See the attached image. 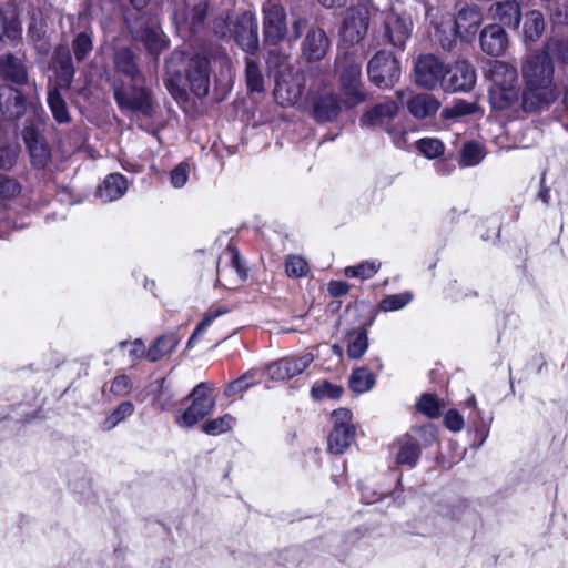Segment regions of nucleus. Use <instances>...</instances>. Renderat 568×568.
<instances>
[{
	"label": "nucleus",
	"instance_id": "f257e3e1",
	"mask_svg": "<svg viewBox=\"0 0 568 568\" xmlns=\"http://www.w3.org/2000/svg\"><path fill=\"white\" fill-rule=\"evenodd\" d=\"M557 58L568 67V43L549 40L544 50L526 58L521 64L524 90L521 93L523 112L540 111L555 103L561 94L567 98V89L554 80L552 59Z\"/></svg>",
	"mask_w": 568,
	"mask_h": 568
},
{
	"label": "nucleus",
	"instance_id": "f03ea898",
	"mask_svg": "<svg viewBox=\"0 0 568 568\" xmlns=\"http://www.w3.org/2000/svg\"><path fill=\"white\" fill-rule=\"evenodd\" d=\"M165 87L171 95H186V85L199 98L206 97L211 84V60L204 54H194L185 62L183 51L175 50L165 61Z\"/></svg>",
	"mask_w": 568,
	"mask_h": 568
},
{
	"label": "nucleus",
	"instance_id": "7ed1b4c3",
	"mask_svg": "<svg viewBox=\"0 0 568 568\" xmlns=\"http://www.w3.org/2000/svg\"><path fill=\"white\" fill-rule=\"evenodd\" d=\"M483 21V14L477 6H466L462 8L456 17L444 16L439 23L430 21L433 24L432 37L439 42L443 49L449 50L459 36L464 41L471 42Z\"/></svg>",
	"mask_w": 568,
	"mask_h": 568
},
{
	"label": "nucleus",
	"instance_id": "20e7f679",
	"mask_svg": "<svg viewBox=\"0 0 568 568\" xmlns=\"http://www.w3.org/2000/svg\"><path fill=\"white\" fill-rule=\"evenodd\" d=\"M113 98L119 110L126 116L152 119L156 112L151 90L139 82L114 80L112 83Z\"/></svg>",
	"mask_w": 568,
	"mask_h": 568
},
{
	"label": "nucleus",
	"instance_id": "39448f33",
	"mask_svg": "<svg viewBox=\"0 0 568 568\" xmlns=\"http://www.w3.org/2000/svg\"><path fill=\"white\" fill-rule=\"evenodd\" d=\"M363 58L355 51L339 53L335 60V73L344 103L354 108L366 101L367 94L362 81Z\"/></svg>",
	"mask_w": 568,
	"mask_h": 568
},
{
	"label": "nucleus",
	"instance_id": "423d86ee",
	"mask_svg": "<svg viewBox=\"0 0 568 568\" xmlns=\"http://www.w3.org/2000/svg\"><path fill=\"white\" fill-rule=\"evenodd\" d=\"M312 81L310 92H314L325 85L326 75L318 68H312L307 72L290 70L275 79L274 97L282 106H291L300 101L307 81Z\"/></svg>",
	"mask_w": 568,
	"mask_h": 568
},
{
	"label": "nucleus",
	"instance_id": "0eeeda50",
	"mask_svg": "<svg viewBox=\"0 0 568 568\" xmlns=\"http://www.w3.org/2000/svg\"><path fill=\"white\" fill-rule=\"evenodd\" d=\"M214 386L207 382L199 383L185 398L190 404L175 414L174 422L180 428L190 429L213 413L215 399L212 396Z\"/></svg>",
	"mask_w": 568,
	"mask_h": 568
},
{
	"label": "nucleus",
	"instance_id": "6e6552de",
	"mask_svg": "<svg viewBox=\"0 0 568 568\" xmlns=\"http://www.w3.org/2000/svg\"><path fill=\"white\" fill-rule=\"evenodd\" d=\"M126 24L132 37L143 43L149 54L156 57L168 48L169 40L155 17L138 13L134 19L126 17Z\"/></svg>",
	"mask_w": 568,
	"mask_h": 568
},
{
	"label": "nucleus",
	"instance_id": "1a4fd4ad",
	"mask_svg": "<svg viewBox=\"0 0 568 568\" xmlns=\"http://www.w3.org/2000/svg\"><path fill=\"white\" fill-rule=\"evenodd\" d=\"M332 430L328 435V450L332 454H343L354 442L356 428L353 414L347 408H338L331 414Z\"/></svg>",
	"mask_w": 568,
	"mask_h": 568
},
{
	"label": "nucleus",
	"instance_id": "9d476101",
	"mask_svg": "<svg viewBox=\"0 0 568 568\" xmlns=\"http://www.w3.org/2000/svg\"><path fill=\"white\" fill-rule=\"evenodd\" d=\"M367 74L372 83L382 89H389L400 78L399 61L393 53L379 50L368 61Z\"/></svg>",
	"mask_w": 568,
	"mask_h": 568
},
{
	"label": "nucleus",
	"instance_id": "9b49d317",
	"mask_svg": "<svg viewBox=\"0 0 568 568\" xmlns=\"http://www.w3.org/2000/svg\"><path fill=\"white\" fill-rule=\"evenodd\" d=\"M413 32V19L407 12H398L393 9L388 12L383 26V44H389L398 50H404L407 40Z\"/></svg>",
	"mask_w": 568,
	"mask_h": 568
},
{
	"label": "nucleus",
	"instance_id": "f8f14e48",
	"mask_svg": "<svg viewBox=\"0 0 568 568\" xmlns=\"http://www.w3.org/2000/svg\"><path fill=\"white\" fill-rule=\"evenodd\" d=\"M263 34L268 44L276 45L285 40L286 13L281 0H266L263 4Z\"/></svg>",
	"mask_w": 568,
	"mask_h": 568
},
{
	"label": "nucleus",
	"instance_id": "ddd939ff",
	"mask_svg": "<svg viewBox=\"0 0 568 568\" xmlns=\"http://www.w3.org/2000/svg\"><path fill=\"white\" fill-rule=\"evenodd\" d=\"M314 359L315 356L311 352L282 357L277 361L271 362L266 366L265 373L272 381H288L304 373L314 362Z\"/></svg>",
	"mask_w": 568,
	"mask_h": 568
},
{
	"label": "nucleus",
	"instance_id": "4468645a",
	"mask_svg": "<svg viewBox=\"0 0 568 568\" xmlns=\"http://www.w3.org/2000/svg\"><path fill=\"white\" fill-rule=\"evenodd\" d=\"M447 72V65L433 54H425L415 63V82L425 89L440 87Z\"/></svg>",
	"mask_w": 568,
	"mask_h": 568
},
{
	"label": "nucleus",
	"instance_id": "2eb2a0df",
	"mask_svg": "<svg viewBox=\"0 0 568 568\" xmlns=\"http://www.w3.org/2000/svg\"><path fill=\"white\" fill-rule=\"evenodd\" d=\"M368 29V11L365 7L349 8L345 12L342 40L354 45L364 39Z\"/></svg>",
	"mask_w": 568,
	"mask_h": 568
},
{
	"label": "nucleus",
	"instance_id": "dca6fc26",
	"mask_svg": "<svg viewBox=\"0 0 568 568\" xmlns=\"http://www.w3.org/2000/svg\"><path fill=\"white\" fill-rule=\"evenodd\" d=\"M23 141L27 145L31 164L37 169L44 168L50 159L51 151L37 124L27 125L22 132Z\"/></svg>",
	"mask_w": 568,
	"mask_h": 568
},
{
	"label": "nucleus",
	"instance_id": "f3484780",
	"mask_svg": "<svg viewBox=\"0 0 568 568\" xmlns=\"http://www.w3.org/2000/svg\"><path fill=\"white\" fill-rule=\"evenodd\" d=\"M476 83V71L468 61H458L452 68H447L443 90L448 92H467Z\"/></svg>",
	"mask_w": 568,
	"mask_h": 568
},
{
	"label": "nucleus",
	"instance_id": "a211bd4d",
	"mask_svg": "<svg viewBox=\"0 0 568 568\" xmlns=\"http://www.w3.org/2000/svg\"><path fill=\"white\" fill-rule=\"evenodd\" d=\"M398 105L394 101H385L378 103L367 110L361 118V123L364 126L374 130H387L394 124V119L397 116Z\"/></svg>",
	"mask_w": 568,
	"mask_h": 568
},
{
	"label": "nucleus",
	"instance_id": "6ab92c4d",
	"mask_svg": "<svg viewBox=\"0 0 568 568\" xmlns=\"http://www.w3.org/2000/svg\"><path fill=\"white\" fill-rule=\"evenodd\" d=\"M257 21L254 14L244 12L237 18L234 38L243 51L254 53L258 48Z\"/></svg>",
	"mask_w": 568,
	"mask_h": 568
},
{
	"label": "nucleus",
	"instance_id": "aec40b11",
	"mask_svg": "<svg viewBox=\"0 0 568 568\" xmlns=\"http://www.w3.org/2000/svg\"><path fill=\"white\" fill-rule=\"evenodd\" d=\"M26 112L24 95L9 85L0 87V121H14Z\"/></svg>",
	"mask_w": 568,
	"mask_h": 568
},
{
	"label": "nucleus",
	"instance_id": "412c9836",
	"mask_svg": "<svg viewBox=\"0 0 568 568\" xmlns=\"http://www.w3.org/2000/svg\"><path fill=\"white\" fill-rule=\"evenodd\" d=\"M372 323L371 320L345 331L344 343L349 359H361L366 354L369 346L368 333Z\"/></svg>",
	"mask_w": 568,
	"mask_h": 568
},
{
	"label": "nucleus",
	"instance_id": "4be33fe9",
	"mask_svg": "<svg viewBox=\"0 0 568 568\" xmlns=\"http://www.w3.org/2000/svg\"><path fill=\"white\" fill-rule=\"evenodd\" d=\"M329 48V40L320 28H310L302 43V53L308 61L322 60Z\"/></svg>",
	"mask_w": 568,
	"mask_h": 568
},
{
	"label": "nucleus",
	"instance_id": "5701e85b",
	"mask_svg": "<svg viewBox=\"0 0 568 568\" xmlns=\"http://www.w3.org/2000/svg\"><path fill=\"white\" fill-rule=\"evenodd\" d=\"M488 77L491 81L490 89H504L518 87L517 68L508 62L495 60L488 69Z\"/></svg>",
	"mask_w": 568,
	"mask_h": 568
},
{
	"label": "nucleus",
	"instance_id": "b1692460",
	"mask_svg": "<svg viewBox=\"0 0 568 568\" xmlns=\"http://www.w3.org/2000/svg\"><path fill=\"white\" fill-rule=\"evenodd\" d=\"M206 10V4L203 2L194 4L192 9H187L185 3H176L173 9L172 19L178 28L194 30L204 21Z\"/></svg>",
	"mask_w": 568,
	"mask_h": 568
},
{
	"label": "nucleus",
	"instance_id": "393cba45",
	"mask_svg": "<svg viewBox=\"0 0 568 568\" xmlns=\"http://www.w3.org/2000/svg\"><path fill=\"white\" fill-rule=\"evenodd\" d=\"M420 446L410 435H406L395 442L392 446V453L395 463L400 466L413 468L416 466L420 456Z\"/></svg>",
	"mask_w": 568,
	"mask_h": 568
},
{
	"label": "nucleus",
	"instance_id": "a878e982",
	"mask_svg": "<svg viewBox=\"0 0 568 568\" xmlns=\"http://www.w3.org/2000/svg\"><path fill=\"white\" fill-rule=\"evenodd\" d=\"M480 47L489 55L498 57L507 48V34L500 24L485 27L480 33Z\"/></svg>",
	"mask_w": 568,
	"mask_h": 568
},
{
	"label": "nucleus",
	"instance_id": "bb28decb",
	"mask_svg": "<svg viewBox=\"0 0 568 568\" xmlns=\"http://www.w3.org/2000/svg\"><path fill=\"white\" fill-rule=\"evenodd\" d=\"M113 63L115 71L126 77L131 82L144 80V75L136 64V57L132 49L128 47L115 49Z\"/></svg>",
	"mask_w": 568,
	"mask_h": 568
},
{
	"label": "nucleus",
	"instance_id": "cd10ccee",
	"mask_svg": "<svg viewBox=\"0 0 568 568\" xmlns=\"http://www.w3.org/2000/svg\"><path fill=\"white\" fill-rule=\"evenodd\" d=\"M489 102L491 108L498 111H523L519 87L489 89Z\"/></svg>",
	"mask_w": 568,
	"mask_h": 568
},
{
	"label": "nucleus",
	"instance_id": "c85d7f7f",
	"mask_svg": "<svg viewBox=\"0 0 568 568\" xmlns=\"http://www.w3.org/2000/svg\"><path fill=\"white\" fill-rule=\"evenodd\" d=\"M342 110V104L336 93L322 94L313 101V116L317 122H331L335 120Z\"/></svg>",
	"mask_w": 568,
	"mask_h": 568
},
{
	"label": "nucleus",
	"instance_id": "c756f323",
	"mask_svg": "<svg viewBox=\"0 0 568 568\" xmlns=\"http://www.w3.org/2000/svg\"><path fill=\"white\" fill-rule=\"evenodd\" d=\"M128 180L120 173L109 174L98 187V196L109 203L121 199L128 191Z\"/></svg>",
	"mask_w": 568,
	"mask_h": 568
},
{
	"label": "nucleus",
	"instance_id": "7c9ffc66",
	"mask_svg": "<svg viewBox=\"0 0 568 568\" xmlns=\"http://www.w3.org/2000/svg\"><path fill=\"white\" fill-rule=\"evenodd\" d=\"M409 113L416 119H426L436 114L439 101L428 93H419L406 101Z\"/></svg>",
	"mask_w": 568,
	"mask_h": 568
},
{
	"label": "nucleus",
	"instance_id": "2f4dec72",
	"mask_svg": "<svg viewBox=\"0 0 568 568\" xmlns=\"http://www.w3.org/2000/svg\"><path fill=\"white\" fill-rule=\"evenodd\" d=\"M0 77L18 85H23L28 82L26 65L19 58L12 54H6L0 59Z\"/></svg>",
	"mask_w": 568,
	"mask_h": 568
},
{
	"label": "nucleus",
	"instance_id": "473e14b6",
	"mask_svg": "<svg viewBox=\"0 0 568 568\" xmlns=\"http://www.w3.org/2000/svg\"><path fill=\"white\" fill-rule=\"evenodd\" d=\"M490 13L501 24L518 28L520 22V8L516 1L497 2L491 6Z\"/></svg>",
	"mask_w": 568,
	"mask_h": 568
},
{
	"label": "nucleus",
	"instance_id": "72a5a7b5",
	"mask_svg": "<svg viewBox=\"0 0 568 568\" xmlns=\"http://www.w3.org/2000/svg\"><path fill=\"white\" fill-rule=\"evenodd\" d=\"M21 26L18 20V13L0 9V41L16 42L21 38Z\"/></svg>",
	"mask_w": 568,
	"mask_h": 568
},
{
	"label": "nucleus",
	"instance_id": "f704fd0d",
	"mask_svg": "<svg viewBox=\"0 0 568 568\" xmlns=\"http://www.w3.org/2000/svg\"><path fill=\"white\" fill-rule=\"evenodd\" d=\"M180 343V338L171 333L160 336L154 341L146 352V358L150 362H158L166 354L172 353Z\"/></svg>",
	"mask_w": 568,
	"mask_h": 568
},
{
	"label": "nucleus",
	"instance_id": "c9c22d12",
	"mask_svg": "<svg viewBox=\"0 0 568 568\" xmlns=\"http://www.w3.org/2000/svg\"><path fill=\"white\" fill-rule=\"evenodd\" d=\"M376 383L375 375L366 366L353 369L349 376V387L357 394L371 390Z\"/></svg>",
	"mask_w": 568,
	"mask_h": 568
},
{
	"label": "nucleus",
	"instance_id": "e433bc0d",
	"mask_svg": "<svg viewBox=\"0 0 568 568\" xmlns=\"http://www.w3.org/2000/svg\"><path fill=\"white\" fill-rule=\"evenodd\" d=\"M48 104L52 112L54 120L59 123H68L70 121V114L68 106L63 98L61 97L58 88H52L48 92Z\"/></svg>",
	"mask_w": 568,
	"mask_h": 568
},
{
	"label": "nucleus",
	"instance_id": "4c0bfd02",
	"mask_svg": "<svg viewBox=\"0 0 568 568\" xmlns=\"http://www.w3.org/2000/svg\"><path fill=\"white\" fill-rule=\"evenodd\" d=\"M545 30L544 16L536 10L526 14L524 22V36L526 40L536 41Z\"/></svg>",
	"mask_w": 568,
	"mask_h": 568
},
{
	"label": "nucleus",
	"instance_id": "58836bf2",
	"mask_svg": "<svg viewBox=\"0 0 568 568\" xmlns=\"http://www.w3.org/2000/svg\"><path fill=\"white\" fill-rule=\"evenodd\" d=\"M236 424V418L231 414H224L220 417L206 420L202 425V430L210 436H219L231 430Z\"/></svg>",
	"mask_w": 568,
	"mask_h": 568
},
{
	"label": "nucleus",
	"instance_id": "ea45409f",
	"mask_svg": "<svg viewBox=\"0 0 568 568\" xmlns=\"http://www.w3.org/2000/svg\"><path fill=\"white\" fill-rule=\"evenodd\" d=\"M381 266L382 263L377 260L364 261L355 266L345 267L344 275L348 278L369 280L377 274Z\"/></svg>",
	"mask_w": 568,
	"mask_h": 568
},
{
	"label": "nucleus",
	"instance_id": "a19ab883",
	"mask_svg": "<svg viewBox=\"0 0 568 568\" xmlns=\"http://www.w3.org/2000/svg\"><path fill=\"white\" fill-rule=\"evenodd\" d=\"M311 395L316 400L339 399L343 395V388L326 379L316 382L311 388Z\"/></svg>",
	"mask_w": 568,
	"mask_h": 568
},
{
	"label": "nucleus",
	"instance_id": "79ce46f5",
	"mask_svg": "<svg viewBox=\"0 0 568 568\" xmlns=\"http://www.w3.org/2000/svg\"><path fill=\"white\" fill-rule=\"evenodd\" d=\"M134 413V405L131 402H122L118 405L101 424L102 430H111L121 422L125 420Z\"/></svg>",
	"mask_w": 568,
	"mask_h": 568
},
{
	"label": "nucleus",
	"instance_id": "37998d69",
	"mask_svg": "<svg viewBox=\"0 0 568 568\" xmlns=\"http://www.w3.org/2000/svg\"><path fill=\"white\" fill-rule=\"evenodd\" d=\"M229 312V308L225 306H220L217 308H210L205 314L203 320L197 324L195 327L193 334L187 341V348H192L194 343L196 342L197 337L203 334L211 325L212 323L220 316L226 314Z\"/></svg>",
	"mask_w": 568,
	"mask_h": 568
},
{
	"label": "nucleus",
	"instance_id": "c03bdc74",
	"mask_svg": "<svg viewBox=\"0 0 568 568\" xmlns=\"http://www.w3.org/2000/svg\"><path fill=\"white\" fill-rule=\"evenodd\" d=\"M256 371L251 369L236 378L235 381L229 383L224 389V395L226 397H234L245 390H247L251 386L257 383L256 381Z\"/></svg>",
	"mask_w": 568,
	"mask_h": 568
},
{
	"label": "nucleus",
	"instance_id": "a18cd8bd",
	"mask_svg": "<svg viewBox=\"0 0 568 568\" xmlns=\"http://www.w3.org/2000/svg\"><path fill=\"white\" fill-rule=\"evenodd\" d=\"M245 64V79L247 89L251 92H262L264 90V78L257 62L247 58Z\"/></svg>",
	"mask_w": 568,
	"mask_h": 568
},
{
	"label": "nucleus",
	"instance_id": "49530a36",
	"mask_svg": "<svg viewBox=\"0 0 568 568\" xmlns=\"http://www.w3.org/2000/svg\"><path fill=\"white\" fill-rule=\"evenodd\" d=\"M22 191V186L14 178L0 174V205L16 200Z\"/></svg>",
	"mask_w": 568,
	"mask_h": 568
},
{
	"label": "nucleus",
	"instance_id": "de8ad7c7",
	"mask_svg": "<svg viewBox=\"0 0 568 568\" xmlns=\"http://www.w3.org/2000/svg\"><path fill=\"white\" fill-rule=\"evenodd\" d=\"M412 300L413 295L409 292L390 294L379 302L378 308L382 312H396L408 305Z\"/></svg>",
	"mask_w": 568,
	"mask_h": 568
},
{
	"label": "nucleus",
	"instance_id": "09e8293b",
	"mask_svg": "<svg viewBox=\"0 0 568 568\" xmlns=\"http://www.w3.org/2000/svg\"><path fill=\"white\" fill-rule=\"evenodd\" d=\"M93 49L92 37L89 32H80L72 42V51L78 62H82Z\"/></svg>",
	"mask_w": 568,
	"mask_h": 568
},
{
	"label": "nucleus",
	"instance_id": "8fccbe9b",
	"mask_svg": "<svg viewBox=\"0 0 568 568\" xmlns=\"http://www.w3.org/2000/svg\"><path fill=\"white\" fill-rule=\"evenodd\" d=\"M484 159L483 148L473 141L466 142L462 149L460 165L475 166Z\"/></svg>",
	"mask_w": 568,
	"mask_h": 568
},
{
	"label": "nucleus",
	"instance_id": "3c124183",
	"mask_svg": "<svg viewBox=\"0 0 568 568\" xmlns=\"http://www.w3.org/2000/svg\"><path fill=\"white\" fill-rule=\"evenodd\" d=\"M158 393L154 397V405L161 410H169L173 405L174 394L166 378L156 381Z\"/></svg>",
	"mask_w": 568,
	"mask_h": 568
},
{
	"label": "nucleus",
	"instance_id": "603ef678",
	"mask_svg": "<svg viewBox=\"0 0 568 568\" xmlns=\"http://www.w3.org/2000/svg\"><path fill=\"white\" fill-rule=\"evenodd\" d=\"M266 64L270 72H274L275 78L283 73L290 72V70H293V68L288 65L287 57L285 54L280 53L276 49H272L268 51Z\"/></svg>",
	"mask_w": 568,
	"mask_h": 568
},
{
	"label": "nucleus",
	"instance_id": "864d4df0",
	"mask_svg": "<svg viewBox=\"0 0 568 568\" xmlns=\"http://www.w3.org/2000/svg\"><path fill=\"white\" fill-rule=\"evenodd\" d=\"M223 260H225L226 263L231 265V267L237 273L241 280H244L246 277V270L242 265L240 254L236 248L229 246L220 257L217 263L219 276L221 275V263Z\"/></svg>",
	"mask_w": 568,
	"mask_h": 568
},
{
	"label": "nucleus",
	"instance_id": "5fc2aeb1",
	"mask_svg": "<svg viewBox=\"0 0 568 568\" xmlns=\"http://www.w3.org/2000/svg\"><path fill=\"white\" fill-rule=\"evenodd\" d=\"M476 111V104L465 100H457L452 105L446 106L442 115L445 119H458L473 114Z\"/></svg>",
	"mask_w": 568,
	"mask_h": 568
},
{
	"label": "nucleus",
	"instance_id": "6e6d98bb",
	"mask_svg": "<svg viewBox=\"0 0 568 568\" xmlns=\"http://www.w3.org/2000/svg\"><path fill=\"white\" fill-rule=\"evenodd\" d=\"M308 272V264L298 255H290L285 261V273L290 277H303Z\"/></svg>",
	"mask_w": 568,
	"mask_h": 568
},
{
	"label": "nucleus",
	"instance_id": "4d7b16f0",
	"mask_svg": "<svg viewBox=\"0 0 568 568\" xmlns=\"http://www.w3.org/2000/svg\"><path fill=\"white\" fill-rule=\"evenodd\" d=\"M418 150L428 159H435L444 153V144L435 138H425L418 141Z\"/></svg>",
	"mask_w": 568,
	"mask_h": 568
},
{
	"label": "nucleus",
	"instance_id": "13d9d810",
	"mask_svg": "<svg viewBox=\"0 0 568 568\" xmlns=\"http://www.w3.org/2000/svg\"><path fill=\"white\" fill-rule=\"evenodd\" d=\"M169 175L171 185L175 189H181L189 181L190 165L186 162H181L171 170Z\"/></svg>",
	"mask_w": 568,
	"mask_h": 568
},
{
	"label": "nucleus",
	"instance_id": "bf43d9fd",
	"mask_svg": "<svg viewBox=\"0 0 568 568\" xmlns=\"http://www.w3.org/2000/svg\"><path fill=\"white\" fill-rule=\"evenodd\" d=\"M465 405L466 407H469V408H473L476 413V423H477V429L478 432H480L483 434V437H481V440L479 443V445H483V443L486 440V438L488 437V427L491 423V418H489L487 422L484 420V418L481 417V412L477 408V402H476V398L475 396H470L466 402H465Z\"/></svg>",
	"mask_w": 568,
	"mask_h": 568
},
{
	"label": "nucleus",
	"instance_id": "052dcab7",
	"mask_svg": "<svg viewBox=\"0 0 568 568\" xmlns=\"http://www.w3.org/2000/svg\"><path fill=\"white\" fill-rule=\"evenodd\" d=\"M417 407L420 413L430 418L437 417L439 415V404L433 395L424 394L420 397Z\"/></svg>",
	"mask_w": 568,
	"mask_h": 568
},
{
	"label": "nucleus",
	"instance_id": "680f3d73",
	"mask_svg": "<svg viewBox=\"0 0 568 568\" xmlns=\"http://www.w3.org/2000/svg\"><path fill=\"white\" fill-rule=\"evenodd\" d=\"M19 148L16 144L0 148V169L10 170L16 164Z\"/></svg>",
	"mask_w": 568,
	"mask_h": 568
},
{
	"label": "nucleus",
	"instance_id": "e2e57ef3",
	"mask_svg": "<svg viewBox=\"0 0 568 568\" xmlns=\"http://www.w3.org/2000/svg\"><path fill=\"white\" fill-rule=\"evenodd\" d=\"M132 389V383L129 376L122 374L114 377L111 383L110 390L115 396L122 397L128 395Z\"/></svg>",
	"mask_w": 568,
	"mask_h": 568
},
{
	"label": "nucleus",
	"instance_id": "0e129e2a",
	"mask_svg": "<svg viewBox=\"0 0 568 568\" xmlns=\"http://www.w3.org/2000/svg\"><path fill=\"white\" fill-rule=\"evenodd\" d=\"M308 27V20L306 18H296L293 20L291 30L287 29V34L285 37V40L292 44L296 42L302 33L307 29Z\"/></svg>",
	"mask_w": 568,
	"mask_h": 568
},
{
	"label": "nucleus",
	"instance_id": "69168bd1",
	"mask_svg": "<svg viewBox=\"0 0 568 568\" xmlns=\"http://www.w3.org/2000/svg\"><path fill=\"white\" fill-rule=\"evenodd\" d=\"M444 424L450 432H460L465 426L464 417L456 409H449L444 416Z\"/></svg>",
	"mask_w": 568,
	"mask_h": 568
},
{
	"label": "nucleus",
	"instance_id": "338daca9",
	"mask_svg": "<svg viewBox=\"0 0 568 568\" xmlns=\"http://www.w3.org/2000/svg\"><path fill=\"white\" fill-rule=\"evenodd\" d=\"M385 132L390 136L394 145L404 149L407 145V132L397 123L392 124Z\"/></svg>",
	"mask_w": 568,
	"mask_h": 568
},
{
	"label": "nucleus",
	"instance_id": "774afa93",
	"mask_svg": "<svg viewBox=\"0 0 568 568\" xmlns=\"http://www.w3.org/2000/svg\"><path fill=\"white\" fill-rule=\"evenodd\" d=\"M30 16V26H29V32L32 34L36 39H41L43 34V18L42 13L40 11H37L32 9L29 12Z\"/></svg>",
	"mask_w": 568,
	"mask_h": 568
}]
</instances>
